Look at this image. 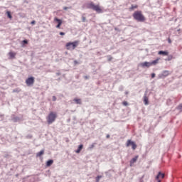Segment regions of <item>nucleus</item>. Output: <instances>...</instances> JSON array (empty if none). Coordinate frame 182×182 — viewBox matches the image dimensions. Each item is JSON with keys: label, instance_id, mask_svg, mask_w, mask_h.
I'll list each match as a JSON object with an SVG mask.
<instances>
[{"label": "nucleus", "instance_id": "obj_4", "mask_svg": "<svg viewBox=\"0 0 182 182\" xmlns=\"http://www.w3.org/2000/svg\"><path fill=\"white\" fill-rule=\"evenodd\" d=\"M56 113L51 112H50V114L48 116L47 118V122L48 124H52V123H53V122H55V120H56Z\"/></svg>", "mask_w": 182, "mask_h": 182}, {"label": "nucleus", "instance_id": "obj_14", "mask_svg": "<svg viewBox=\"0 0 182 182\" xmlns=\"http://www.w3.org/2000/svg\"><path fill=\"white\" fill-rule=\"evenodd\" d=\"M83 149V144H80L78 146V149L75 151V153L79 154L80 151H82V149Z\"/></svg>", "mask_w": 182, "mask_h": 182}, {"label": "nucleus", "instance_id": "obj_42", "mask_svg": "<svg viewBox=\"0 0 182 182\" xmlns=\"http://www.w3.org/2000/svg\"><path fill=\"white\" fill-rule=\"evenodd\" d=\"M13 92H17V91H16V90H14Z\"/></svg>", "mask_w": 182, "mask_h": 182}, {"label": "nucleus", "instance_id": "obj_17", "mask_svg": "<svg viewBox=\"0 0 182 182\" xmlns=\"http://www.w3.org/2000/svg\"><path fill=\"white\" fill-rule=\"evenodd\" d=\"M51 164H53V160L50 159V160H48V161H47L46 166H47V167H50V165H51Z\"/></svg>", "mask_w": 182, "mask_h": 182}, {"label": "nucleus", "instance_id": "obj_6", "mask_svg": "<svg viewBox=\"0 0 182 182\" xmlns=\"http://www.w3.org/2000/svg\"><path fill=\"white\" fill-rule=\"evenodd\" d=\"M26 83L27 86H32V85H33V83H35V77H28L26 80Z\"/></svg>", "mask_w": 182, "mask_h": 182}, {"label": "nucleus", "instance_id": "obj_37", "mask_svg": "<svg viewBox=\"0 0 182 182\" xmlns=\"http://www.w3.org/2000/svg\"><path fill=\"white\" fill-rule=\"evenodd\" d=\"M57 76H60V73H56Z\"/></svg>", "mask_w": 182, "mask_h": 182}, {"label": "nucleus", "instance_id": "obj_18", "mask_svg": "<svg viewBox=\"0 0 182 182\" xmlns=\"http://www.w3.org/2000/svg\"><path fill=\"white\" fill-rule=\"evenodd\" d=\"M9 55L11 59H14V58H15V56H16V53H15L14 52L9 53Z\"/></svg>", "mask_w": 182, "mask_h": 182}, {"label": "nucleus", "instance_id": "obj_1", "mask_svg": "<svg viewBox=\"0 0 182 182\" xmlns=\"http://www.w3.org/2000/svg\"><path fill=\"white\" fill-rule=\"evenodd\" d=\"M132 16L137 22H144L146 21V17H144V15H143L141 11H134Z\"/></svg>", "mask_w": 182, "mask_h": 182}, {"label": "nucleus", "instance_id": "obj_21", "mask_svg": "<svg viewBox=\"0 0 182 182\" xmlns=\"http://www.w3.org/2000/svg\"><path fill=\"white\" fill-rule=\"evenodd\" d=\"M96 146V143H93L92 144L90 145L89 150H93V148Z\"/></svg>", "mask_w": 182, "mask_h": 182}, {"label": "nucleus", "instance_id": "obj_36", "mask_svg": "<svg viewBox=\"0 0 182 182\" xmlns=\"http://www.w3.org/2000/svg\"><path fill=\"white\" fill-rule=\"evenodd\" d=\"M168 43H171V40L170 38L168 39Z\"/></svg>", "mask_w": 182, "mask_h": 182}, {"label": "nucleus", "instance_id": "obj_43", "mask_svg": "<svg viewBox=\"0 0 182 182\" xmlns=\"http://www.w3.org/2000/svg\"><path fill=\"white\" fill-rule=\"evenodd\" d=\"M140 182H144L142 179L140 180Z\"/></svg>", "mask_w": 182, "mask_h": 182}, {"label": "nucleus", "instance_id": "obj_8", "mask_svg": "<svg viewBox=\"0 0 182 182\" xmlns=\"http://www.w3.org/2000/svg\"><path fill=\"white\" fill-rule=\"evenodd\" d=\"M142 68H150L151 66V62H144L141 63Z\"/></svg>", "mask_w": 182, "mask_h": 182}, {"label": "nucleus", "instance_id": "obj_7", "mask_svg": "<svg viewBox=\"0 0 182 182\" xmlns=\"http://www.w3.org/2000/svg\"><path fill=\"white\" fill-rule=\"evenodd\" d=\"M168 75H170V71H168V70H164L162 72V73L159 75V77L160 79H163V77H167V76H168Z\"/></svg>", "mask_w": 182, "mask_h": 182}, {"label": "nucleus", "instance_id": "obj_31", "mask_svg": "<svg viewBox=\"0 0 182 182\" xmlns=\"http://www.w3.org/2000/svg\"><path fill=\"white\" fill-rule=\"evenodd\" d=\"M53 102H56V96H53Z\"/></svg>", "mask_w": 182, "mask_h": 182}, {"label": "nucleus", "instance_id": "obj_28", "mask_svg": "<svg viewBox=\"0 0 182 182\" xmlns=\"http://www.w3.org/2000/svg\"><path fill=\"white\" fill-rule=\"evenodd\" d=\"M72 7H63L64 11H67V9H70Z\"/></svg>", "mask_w": 182, "mask_h": 182}, {"label": "nucleus", "instance_id": "obj_9", "mask_svg": "<svg viewBox=\"0 0 182 182\" xmlns=\"http://www.w3.org/2000/svg\"><path fill=\"white\" fill-rule=\"evenodd\" d=\"M54 21H55V22H58V25L56 26L57 28H60V25H62V20L58 18H55Z\"/></svg>", "mask_w": 182, "mask_h": 182}, {"label": "nucleus", "instance_id": "obj_34", "mask_svg": "<svg viewBox=\"0 0 182 182\" xmlns=\"http://www.w3.org/2000/svg\"><path fill=\"white\" fill-rule=\"evenodd\" d=\"M60 35H61L62 36H63L65 35V33L64 32H60Z\"/></svg>", "mask_w": 182, "mask_h": 182}, {"label": "nucleus", "instance_id": "obj_41", "mask_svg": "<svg viewBox=\"0 0 182 182\" xmlns=\"http://www.w3.org/2000/svg\"><path fill=\"white\" fill-rule=\"evenodd\" d=\"M168 60H171V58H168Z\"/></svg>", "mask_w": 182, "mask_h": 182}, {"label": "nucleus", "instance_id": "obj_22", "mask_svg": "<svg viewBox=\"0 0 182 182\" xmlns=\"http://www.w3.org/2000/svg\"><path fill=\"white\" fill-rule=\"evenodd\" d=\"M176 109L179 110L180 112H182V104H180Z\"/></svg>", "mask_w": 182, "mask_h": 182}, {"label": "nucleus", "instance_id": "obj_32", "mask_svg": "<svg viewBox=\"0 0 182 182\" xmlns=\"http://www.w3.org/2000/svg\"><path fill=\"white\" fill-rule=\"evenodd\" d=\"M151 77H152V79H154V77H156V74L155 73H152L151 74Z\"/></svg>", "mask_w": 182, "mask_h": 182}, {"label": "nucleus", "instance_id": "obj_10", "mask_svg": "<svg viewBox=\"0 0 182 182\" xmlns=\"http://www.w3.org/2000/svg\"><path fill=\"white\" fill-rule=\"evenodd\" d=\"M139 159V156H135L134 158H133L131 161H130V166L132 167V166H133V164H134V163H136L137 161V159Z\"/></svg>", "mask_w": 182, "mask_h": 182}, {"label": "nucleus", "instance_id": "obj_27", "mask_svg": "<svg viewBox=\"0 0 182 182\" xmlns=\"http://www.w3.org/2000/svg\"><path fill=\"white\" fill-rule=\"evenodd\" d=\"M136 8H137V6H134V5H132V6H131V9H136Z\"/></svg>", "mask_w": 182, "mask_h": 182}, {"label": "nucleus", "instance_id": "obj_24", "mask_svg": "<svg viewBox=\"0 0 182 182\" xmlns=\"http://www.w3.org/2000/svg\"><path fill=\"white\" fill-rule=\"evenodd\" d=\"M102 176H97V178H96V182H99V181H100V179L102 178Z\"/></svg>", "mask_w": 182, "mask_h": 182}, {"label": "nucleus", "instance_id": "obj_2", "mask_svg": "<svg viewBox=\"0 0 182 182\" xmlns=\"http://www.w3.org/2000/svg\"><path fill=\"white\" fill-rule=\"evenodd\" d=\"M87 9H92V11H96L97 14H103V10L100 9L99 5H95V3L90 2L87 4Z\"/></svg>", "mask_w": 182, "mask_h": 182}, {"label": "nucleus", "instance_id": "obj_12", "mask_svg": "<svg viewBox=\"0 0 182 182\" xmlns=\"http://www.w3.org/2000/svg\"><path fill=\"white\" fill-rule=\"evenodd\" d=\"M144 105H149V98L147 97V94H144Z\"/></svg>", "mask_w": 182, "mask_h": 182}, {"label": "nucleus", "instance_id": "obj_40", "mask_svg": "<svg viewBox=\"0 0 182 182\" xmlns=\"http://www.w3.org/2000/svg\"><path fill=\"white\" fill-rule=\"evenodd\" d=\"M27 137H28V139H31L32 136H28Z\"/></svg>", "mask_w": 182, "mask_h": 182}, {"label": "nucleus", "instance_id": "obj_30", "mask_svg": "<svg viewBox=\"0 0 182 182\" xmlns=\"http://www.w3.org/2000/svg\"><path fill=\"white\" fill-rule=\"evenodd\" d=\"M122 105L124 106H127L128 103H127V102L124 101V102H122Z\"/></svg>", "mask_w": 182, "mask_h": 182}, {"label": "nucleus", "instance_id": "obj_39", "mask_svg": "<svg viewBox=\"0 0 182 182\" xmlns=\"http://www.w3.org/2000/svg\"><path fill=\"white\" fill-rule=\"evenodd\" d=\"M110 137V135L107 134V139H109Z\"/></svg>", "mask_w": 182, "mask_h": 182}, {"label": "nucleus", "instance_id": "obj_38", "mask_svg": "<svg viewBox=\"0 0 182 182\" xmlns=\"http://www.w3.org/2000/svg\"><path fill=\"white\" fill-rule=\"evenodd\" d=\"M84 79H89V77H87V75H85V76L84 77Z\"/></svg>", "mask_w": 182, "mask_h": 182}, {"label": "nucleus", "instance_id": "obj_13", "mask_svg": "<svg viewBox=\"0 0 182 182\" xmlns=\"http://www.w3.org/2000/svg\"><path fill=\"white\" fill-rule=\"evenodd\" d=\"M158 53H159V55H163V56L168 55V52H167V51L161 50Z\"/></svg>", "mask_w": 182, "mask_h": 182}, {"label": "nucleus", "instance_id": "obj_15", "mask_svg": "<svg viewBox=\"0 0 182 182\" xmlns=\"http://www.w3.org/2000/svg\"><path fill=\"white\" fill-rule=\"evenodd\" d=\"M45 154V150L42 149L40 152L36 154V157H41V156H43Z\"/></svg>", "mask_w": 182, "mask_h": 182}, {"label": "nucleus", "instance_id": "obj_44", "mask_svg": "<svg viewBox=\"0 0 182 182\" xmlns=\"http://www.w3.org/2000/svg\"><path fill=\"white\" fill-rule=\"evenodd\" d=\"M158 182H161V181H160V180L158 179Z\"/></svg>", "mask_w": 182, "mask_h": 182}, {"label": "nucleus", "instance_id": "obj_45", "mask_svg": "<svg viewBox=\"0 0 182 182\" xmlns=\"http://www.w3.org/2000/svg\"><path fill=\"white\" fill-rule=\"evenodd\" d=\"M144 177V176H143L141 178H143Z\"/></svg>", "mask_w": 182, "mask_h": 182}, {"label": "nucleus", "instance_id": "obj_29", "mask_svg": "<svg viewBox=\"0 0 182 182\" xmlns=\"http://www.w3.org/2000/svg\"><path fill=\"white\" fill-rule=\"evenodd\" d=\"M23 43H24V45H27V43H28V40H23Z\"/></svg>", "mask_w": 182, "mask_h": 182}, {"label": "nucleus", "instance_id": "obj_5", "mask_svg": "<svg viewBox=\"0 0 182 182\" xmlns=\"http://www.w3.org/2000/svg\"><path fill=\"white\" fill-rule=\"evenodd\" d=\"M129 146H132V149L133 150H136V149L137 148V145H136V144L134 143V141L129 139L127 141V147H129Z\"/></svg>", "mask_w": 182, "mask_h": 182}, {"label": "nucleus", "instance_id": "obj_35", "mask_svg": "<svg viewBox=\"0 0 182 182\" xmlns=\"http://www.w3.org/2000/svg\"><path fill=\"white\" fill-rule=\"evenodd\" d=\"M35 23H36L35 21H31V25H35Z\"/></svg>", "mask_w": 182, "mask_h": 182}, {"label": "nucleus", "instance_id": "obj_16", "mask_svg": "<svg viewBox=\"0 0 182 182\" xmlns=\"http://www.w3.org/2000/svg\"><path fill=\"white\" fill-rule=\"evenodd\" d=\"M73 102H75L76 105H82V100L80 99L75 98Z\"/></svg>", "mask_w": 182, "mask_h": 182}, {"label": "nucleus", "instance_id": "obj_11", "mask_svg": "<svg viewBox=\"0 0 182 182\" xmlns=\"http://www.w3.org/2000/svg\"><path fill=\"white\" fill-rule=\"evenodd\" d=\"M165 176L164 173H162L161 172H159L158 175L156 176V180H159V178H164Z\"/></svg>", "mask_w": 182, "mask_h": 182}, {"label": "nucleus", "instance_id": "obj_26", "mask_svg": "<svg viewBox=\"0 0 182 182\" xmlns=\"http://www.w3.org/2000/svg\"><path fill=\"white\" fill-rule=\"evenodd\" d=\"M82 22H86V17H85V14L82 16Z\"/></svg>", "mask_w": 182, "mask_h": 182}, {"label": "nucleus", "instance_id": "obj_3", "mask_svg": "<svg viewBox=\"0 0 182 182\" xmlns=\"http://www.w3.org/2000/svg\"><path fill=\"white\" fill-rule=\"evenodd\" d=\"M79 45V41L69 42L67 43L65 46L68 50H74L76 49L77 46Z\"/></svg>", "mask_w": 182, "mask_h": 182}, {"label": "nucleus", "instance_id": "obj_23", "mask_svg": "<svg viewBox=\"0 0 182 182\" xmlns=\"http://www.w3.org/2000/svg\"><path fill=\"white\" fill-rule=\"evenodd\" d=\"M7 16L9 18V19H12V15H11V12L7 11Z\"/></svg>", "mask_w": 182, "mask_h": 182}, {"label": "nucleus", "instance_id": "obj_25", "mask_svg": "<svg viewBox=\"0 0 182 182\" xmlns=\"http://www.w3.org/2000/svg\"><path fill=\"white\" fill-rule=\"evenodd\" d=\"M107 59H108V62H110L113 59V57H112V55H107Z\"/></svg>", "mask_w": 182, "mask_h": 182}, {"label": "nucleus", "instance_id": "obj_20", "mask_svg": "<svg viewBox=\"0 0 182 182\" xmlns=\"http://www.w3.org/2000/svg\"><path fill=\"white\" fill-rule=\"evenodd\" d=\"M157 63H159V59H156L151 62V65L153 66V65H157Z\"/></svg>", "mask_w": 182, "mask_h": 182}, {"label": "nucleus", "instance_id": "obj_19", "mask_svg": "<svg viewBox=\"0 0 182 182\" xmlns=\"http://www.w3.org/2000/svg\"><path fill=\"white\" fill-rule=\"evenodd\" d=\"M20 119L19 117H14L12 118V121L14 122V123H16V122H19Z\"/></svg>", "mask_w": 182, "mask_h": 182}, {"label": "nucleus", "instance_id": "obj_33", "mask_svg": "<svg viewBox=\"0 0 182 182\" xmlns=\"http://www.w3.org/2000/svg\"><path fill=\"white\" fill-rule=\"evenodd\" d=\"M79 62H77V60H75L74 61V65H78Z\"/></svg>", "mask_w": 182, "mask_h": 182}]
</instances>
